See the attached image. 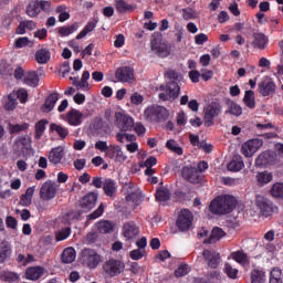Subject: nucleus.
I'll return each instance as SVG.
<instances>
[{
	"label": "nucleus",
	"mask_w": 283,
	"mask_h": 283,
	"mask_svg": "<svg viewBox=\"0 0 283 283\" xmlns=\"http://www.w3.org/2000/svg\"><path fill=\"white\" fill-rule=\"evenodd\" d=\"M266 43H269L266 35L263 33H254V41L252 42L253 48H258V50H264V48H266Z\"/></svg>",
	"instance_id": "obj_36"
},
{
	"label": "nucleus",
	"mask_w": 283,
	"mask_h": 283,
	"mask_svg": "<svg viewBox=\"0 0 283 283\" xmlns=\"http://www.w3.org/2000/svg\"><path fill=\"white\" fill-rule=\"evenodd\" d=\"M156 198L159 202H167L171 198V192L165 187H160L156 191Z\"/></svg>",
	"instance_id": "obj_45"
},
{
	"label": "nucleus",
	"mask_w": 283,
	"mask_h": 283,
	"mask_svg": "<svg viewBox=\"0 0 283 283\" xmlns=\"http://www.w3.org/2000/svg\"><path fill=\"white\" fill-rule=\"evenodd\" d=\"M34 56L39 65H45L46 63H50V60L52 59V53L50 52V49L42 48L35 52Z\"/></svg>",
	"instance_id": "obj_27"
},
{
	"label": "nucleus",
	"mask_w": 283,
	"mask_h": 283,
	"mask_svg": "<svg viewBox=\"0 0 283 283\" xmlns=\"http://www.w3.org/2000/svg\"><path fill=\"white\" fill-rule=\"evenodd\" d=\"M160 101H176L180 95V86L178 83L171 81L165 85L158 87Z\"/></svg>",
	"instance_id": "obj_4"
},
{
	"label": "nucleus",
	"mask_w": 283,
	"mask_h": 283,
	"mask_svg": "<svg viewBox=\"0 0 283 283\" xmlns=\"http://www.w3.org/2000/svg\"><path fill=\"white\" fill-rule=\"evenodd\" d=\"M56 182L52 180L45 181L40 189V198L42 200H52L56 198Z\"/></svg>",
	"instance_id": "obj_12"
},
{
	"label": "nucleus",
	"mask_w": 283,
	"mask_h": 283,
	"mask_svg": "<svg viewBox=\"0 0 283 283\" xmlns=\"http://www.w3.org/2000/svg\"><path fill=\"white\" fill-rule=\"evenodd\" d=\"M12 255V248L9 244H2L0 248V263L6 262Z\"/></svg>",
	"instance_id": "obj_49"
},
{
	"label": "nucleus",
	"mask_w": 283,
	"mask_h": 283,
	"mask_svg": "<svg viewBox=\"0 0 283 283\" xmlns=\"http://www.w3.org/2000/svg\"><path fill=\"white\" fill-rule=\"evenodd\" d=\"M7 74L14 76L17 81H21V78H25V71L21 66H17L14 71H12V66H8Z\"/></svg>",
	"instance_id": "obj_50"
},
{
	"label": "nucleus",
	"mask_w": 283,
	"mask_h": 283,
	"mask_svg": "<svg viewBox=\"0 0 283 283\" xmlns=\"http://www.w3.org/2000/svg\"><path fill=\"white\" fill-rule=\"evenodd\" d=\"M129 258L130 260H143V258H145V250L143 249H136L129 252Z\"/></svg>",
	"instance_id": "obj_59"
},
{
	"label": "nucleus",
	"mask_w": 283,
	"mask_h": 283,
	"mask_svg": "<svg viewBox=\"0 0 283 283\" xmlns=\"http://www.w3.org/2000/svg\"><path fill=\"white\" fill-rule=\"evenodd\" d=\"M256 180H258L259 185H261V187L264 185H269V182H271V180H273V174H271L269 171L258 172Z\"/></svg>",
	"instance_id": "obj_44"
},
{
	"label": "nucleus",
	"mask_w": 283,
	"mask_h": 283,
	"mask_svg": "<svg viewBox=\"0 0 283 283\" xmlns=\"http://www.w3.org/2000/svg\"><path fill=\"white\" fill-rule=\"evenodd\" d=\"M224 235H227V232H224V230H222V228H213L210 234V238L205 240L203 243L205 244H216V242H220V240H222V238H224Z\"/></svg>",
	"instance_id": "obj_29"
},
{
	"label": "nucleus",
	"mask_w": 283,
	"mask_h": 283,
	"mask_svg": "<svg viewBox=\"0 0 283 283\" xmlns=\"http://www.w3.org/2000/svg\"><path fill=\"white\" fill-rule=\"evenodd\" d=\"M56 103H59V93H51L46 97L44 104L41 106V112L44 114H50V112L54 109Z\"/></svg>",
	"instance_id": "obj_26"
},
{
	"label": "nucleus",
	"mask_w": 283,
	"mask_h": 283,
	"mask_svg": "<svg viewBox=\"0 0 283 283\" xmlns=\"http://www.w3.org/2000/svg\"><path fill=\"white\" fill-rule=\"evenodd\" d=\"M255 205L264 218H269L273 213V203L260 195L255 197Z\"/></svg>",
	"instance_id": "obj_16"
},
{
	"label": "nucleus",
	"mask_w": 283,
	"mask_h": 283,
	"mask_svg": "<svg viewBox=\"0 0 283 283\" xmlns=\"http://www.w3.org/2000/svg\"><path fill=\"white\" fill-rule=\"evenodd\" d=\"M96 28V22L91 21L88 22L84 29L76 35V39H85L90 32H94V29Z\"/></svg>",
	"instance_id": "obj_51"
},
{
	"label": "nucleus",
	"mask_w": 283,
	"mask_h": 283,
	"mask_svg": "<svg viewBox=\"0 0 283 283\" xmlns=\"http://www.w3.org/2000/svg\"><path fill=\"white\" fill-rule=\"evenodd\" d=\"M169 116V109L165 106L151 105L144 111V118L149 123H165Z\"/></svg>",
	"instance_id": "obj_2"
},
{
	"label": "nucleus",
	"mask_w": 283,
	"mask_h": 283,
	"mask_svg": "<svg viewBox=\"0 0 283 283\" xmlns=\"http://www.w3.org/2000/svg\"><path fill=\"white\" fill-rule=\"evenodd\" d=\"M14 46L18 49L21 48H32V41L28 36L18 38L14 42Z\"/></svg>",
	"instance_id": "obj_55"
},
{
	"label": "nucleus",
	"mask_w": 283,
	"mask_h": 283,
	"mask_svg": "<svg viewBox=\"0 0 283 283\" xmlns=\"http://www.w3.org/2000/svg\"><path fill=\"white\" fill-rule=\"evenodd\" d=\"M143 101H145V97H143V95H140L138 92L130 95V103L133 105H143Z\"/></svg>",
	"instance_id": "obj_64"
},
{
	"label": "nucleus",
	"mask_w": 283,
	"mask_h": 283,
	"mask_svg": "<svg viewBox=\"0 0 283 283\" xmlns=\"http://www.w3.org/2000/svg\"><path fill=\"white\" fill-rule=\"evenodd\" d=\"M115 125L120 132H132L134 129V118L125 113H115Z\"/></svg>",
	"instance_id": "obj_7"
},
{
	"label": "nucleus",
	"mask_w": 283,
	"mask_h": 283,
	"mask_svg": "<svg viewBox=\"0 0 283 283\" xmlns=\"http://www.w3.org/2000/svg\"><path fill=\"white\" fill-rule=\"evenodd\" d=\"M115 78L120 83H133L134 82V69L129 66H123L116 70Z\"/></svg>",
	"instance_id": "obj_19"
},
{
	"label": "nucleus",
	"mask_w": 283,
	"mask_h": 283,
	"mask_svg": "<svg viewBox=\"0 0 283 283\" xmlns=\"http://www.w3.org/2000/svg\"><path fill=\"white\" fill-rule=\"evenodd\" d=\"M166 147H167V149H169V151H172V154H177V156H182V154H184L182 147H180L178 145V142L175 139H169L166 143Z\"/></svg>",
	"instance_id": "obj_46"
},
{
	"label": "nucleus",
	"mask_w": 283,
	"mask_h": 283,
	"mask_svg": "<svg viewBox=\"0 0 283 283\" xmlns=\"http://www.w3.org/2000/svg\"><path fill=\"white\" fill-rule=\"evenodd\" d=\"M95 229L99 233H112V231H114V222L102 220L95 224Z\"/></svg>",
	"instance_id": "obj_34"
},
{
	"label": "nucleus",
	"mask_w": 283,
	"mask_h": 283,
	"mask_svg": "<svg viewBox=\"0 0 283 283\" xmlns=\"http://www.w3.org/2000/svg\"><path fill=\"white\" fill-rule=\"evenodd\" d=\"M24 85L29 87H36L39 85V74L35 71H29L24 74L23 78Z\"/></svg>",
	"instance_id": "obj_32"
},
{
	"label": "nucleus",
	"mask_w": 283,
	"mask_h": 283,
	"mask_svg": "<svg viewBox=\"0 0 283 283\" xmlns=\"http://www.w3.org/2000/svg\"><path fill=\"white\" fill-rule=\"evenodd\" d=\"M76 260V250L74 248H66L62 253V262L64 264H72Z\"/></svg>",
	"instance_id": "obj_37"
},
{
	"label": "nucleus",
	"mask_w": 283,
	"mask_h": 283,
	"mask_svg": "<svg viewBox=\"0 0 283 283\" xmlns=\"http://www.w3.org/2000/svg\"><path fill=\"white\" fill-rule=\"evenodd\" d=\"M271 193L274 198H283V184H274Z\"/></svg>",
	"instance_id": "obj_58"
},
{
	"label": "nucleus",
	"mask_w": 283,
	"mask_h": 283,
	"mask_svg": "<svg viewBox=\"0 0 283 283\" xmlns=\"http://www.w3.org/2000/svg\"><path fill=\"white\" fill-rule=\"evenodd\" d=\"M81 39L75 38L74 40H70L67 42L69 48L73 49V52H75V54H78V52L83 51V44L80 41Z\"/></svg>",
	"instance_id": "obj_56"
},
{
	"label": "nucleus",
	"mask_w": 283,
	"mask_h": 283,
	"mask_svg": "<svg viewBox=\"0 0 283 283\" xmlns=\"http://www.w3.org/2000/svg\"><path fill=\"white\" fill-rule=\"evenodd\" d=\"M98 200V193L90 192L80 200V207L83 211H92L96 207Z\"/></svg>",
	"instance_id": "obj_20"
},
{
	"label": "nucleus",
	"mask_w": 283,
	"mask_h": 283,
	"mask_svg": "<svg viewBox=\"0 0 283 283\" xmlns=\"http://www.w3.org/2000/svg\"><path fill=\"white\" fill-rule=\"evenodd\" d=\"M90 71H83L81 80L80 81H74L73 85L77 88V90H82V92H90V90L92 88L90 86Z\"/></svg>",
	"instance_id": "obj_28"
},
{
	"label": "nucleus",
	"mask_w": 283,
	"mask_h": 283,
	"mask_svg": "<svg viewBox=\"0 0 283 283\" xmlns=\"http://www.w3.org/2000/svg\"><path fill=\"white\" fill-rule=\"evenodd\" d=\"M232 260L238 262V264H241L242 266H247L249 264V256H247V253L242 251H237L231 254Z\"/></svg>",
	"instance_id": "obj_43"
},
{
	"label": "nucleus",
	"mask_w": 283,
	"mask_h": 283,
	"mask_svg": "<svg viewBox=\"0 0 283 283\" xmlns=\"http://www.w3.org/2000/svg\"><path fill=\"white\" fill-rule=\"evenodd\" d=\"M235 209V197L224 195L217 197L210 202L209 211L214 216H224Z\"/></svg>",
	"instance_id": "obj_1"
},
{
	"label": "nucleus",
	"mask_w": 283,
	"mask_h": 283,
	"mask_svg": "<svg viewBox=\"0 0 283 283\" xmlns=\"http://www.w3.org/2000/svg\"><path fill=\"white\" fill-rule=\"evenodd\" d=\"M181 175L185 180H188V182H200V172L193 167H184L181 170Z\"/></svg>",
	"instance_id": "obj_23"
},
{
	"label": "nucleus",
	"mask_w": 283,
	"mask_h": 283,
	"mask_svg": "<svg viewBox=\"0 0 283 283\" xmlns=\"http://www.w3.org/2000/svg\"><path fill=\"white\" fill-rule=\"evenodd\" d=\"M224 114H230V116H242V106H240L238 103L228 99L227 101V109Z\"/></svg>",
	"instance_id": "obj_31"
},
{
	"label": "nucleus",
	"mask_w": 283,
	"mask_h": 283,
	"mask_svg": "<svg viewBox=\"0 0 283 283\" xmlns=\"http://www.w3.org/2000/svg\"><path fill=\"white\" fill-rule=\"evenodd\" d=\"M45 125H48L46 119H41L35 124V140H41V137L45 134Z\"/></svg>",
	"instance_id": "obj_47"
},
{
	"label": "nucleus",
	"mask_w": 283,
	"mask_h": 283,
	"mask_svg": "<svg viewBox=\"0 0 283 283\" xmlns=\"http://www.w3.org/2000/svg\"><path fill=\"white\" fill-rule=\"evenodd\" d=\"M45 273H48V271L41 265L30 266L27 268L24 272V277L25 280H30L31 282H36L38 280H41V277H43Z\"/></svg>",
	"instance_id": "obj_18"
},
{
	"label": "nucleus",
	"mask_w": 283,
	"mask_h": 283,
	"mask_svg": "<svg viewBox=\"0 0 283 283\" xmlns=\"http://www.w3.org/2000/svg\"><path fill=\"white\" fill-rule=\"evenodd\" d=\"M115 9L117 12L125 14V12H134L136 10V6L127 3L125 0H116Z\"/></svg>",
	"instance_id": "obj_33"
},
{
	"label": "nucleus",
	"mask_w": 283,
	"mask_h": 283,
	"mask_svg": "<svg viewBox=\"0 0 283 283\" xmlns=\"http://www.w3.org/2000/svg\"><path fill=\"white\" fill-rule=\"evenodd\" d=\"M244 169V160L242 156L235 155L232 160L228 164L229 171H242Z\"/></svg>",
	"instance_id": "obj_30"
},
{
	"label": "nucleus",
	"mask_w": 283,
	"mask_h": 283,
	"mask_svg": "<svg viewBox=\"0 0 283 283\" xmlns=\"http://www.w3.org/2000/svg\"><path fill=\"white\" fill-rule=\"evenodd\" d=\"M30 127V124L22 123V124H12L9 123L8 129L11 134H19V132H25Z\"/></svg>",
	"instance_id": "obj_48"
},
{
	"label": "nucleus",
	"mask_w": 283,
	"mask_h": 283,
	"mask_svg": "<svg viewBox=\"0 0 283 283\" xmlns=\"http://www.w3.org/2000/svg\"><path fill=\"white\" fill-rule=\"evenodd\" d=\"M151 51L155 52V54L161 56V59L167 57L168 54L171 52V48L167 45V43L161 42L158 39H154L150 43Z\"/></svg>",
	"instance_id": "obj_17"
},
{
	"label": "nucleus",
	"mask_w": 283,
	"mask_h": 283,
	"mask_svg": "<svg viewBox=\"0 0 283 283\" xmlns=\"http://www.w3.org/2000/svg\"><path fill=\"white\" fill-rule=\"evenodd\" d=\"M50 132H55V134H57V136H60L62 139L67 138V136L70 135V130L63 125L59 124H51Z\"/></svg>",
	"instance_id": "obj_39"
},
{
	"label": "nucleus",
	"mask_w": 283,
	"mask_h": 283,
	"mask_svg": "<svg viewBox=\"0 0 283 283\" xmlns=\"http://www.w3.org/2000/svg\"><path fill=\"white\" fill-rule=\"evenodd\" d=\"M222 113V105L219 102L209 103L203 109V120L207 127L216 124V118Z\"/></svg>",
	"instance_id": "obj_3"
},
{
	"label": "nucleus",
	"mask_w": 283,
	"mask_h": 283,
	"mask_svg": "<svg viewBox=\"0 0 283 283\" xmlns=\"http://www.w3.org/2000/svg\"><path fill=\"white\" fill-rule=\"evenodd\" d=\"M103 189L106 196H109L111 198L113 196H116V191H117L116 181H114V179H105L103 184Z\"/></svg>",
	"instance_id": "obj_35"
},
{
	"label": "nucleus",
	"mask_w": 283,
	"mask_h": 283,
	"mask_svg": "<svg viewBox=\"0 0 283 283\" xmlns=\"http://www.w3.org/2000/svg\"><path fill=\"white\" fill-rule=\"evenodd\" d=\"M243 103L245 107L255 109V93L253 91H245Z\"/></svg>",
	"instance_id": "obj_42"
},
{
	"label": "nucleus",
	"mask_w": 283,
	"mask_h": 283,
	"mask_svg": "<svg viewBox=\"0 0 283 283\" xmlns=\"http://www.w3.org/2000/svg\"><path fill=\"white\" fill-rule=\"evenodd\" d=\"M13 149L20 154H28L32 150V139L28 136L18 137L14 142Z\"/></svg>",
	"instance_id": "obj_15"
},
{
	"label": "nucleus",
	"mask_w": 283,
	"mask_h": 283,
	"mask_svg": "<svg viewBox=\"0 0 283 283\" xmlns=\"http://www.w3.org/2000/svg\"><path fill=\"white\" fill-rule=\"evenodd\" d=\"M15 98H19L20 103H27L28 102V91L25 88H20L17 92H14Z\"/></svg>",
	"instance_id": "obj_63"
},
{
	"label": "nucleus",
	"mask_w": 283,
	"mask_h": 283,
	"mask_svg": "<svg viewBox=\"0 0 283 283\" xmlns=\"http://www.w3.org/2000/svg\"><path fill=\"white\" fill-rule=\"evenodd\" d=\"M270 283H282V270L273 268L270 272Z\"/></svg>",
	"instance_id": "obj_52"
},
{
	"label": "nucleus",
	"mask_w": 283,
	"mask_h": 283,
	"mask_svg": "<svg viewBox=\"0 0 283 283\" xmlns=\"http://www.w3.org/2000/svg\"><path fill=\"white\" fill-rule=\"evenodd\" d=\"M260 147H262V140L250 139L242 145L241 153L243 156H245V158H251V156H253V154H255Z\"/></svg>",
	"instance_id": "obj_14"
},
{
	"label": "nucleus",
	"mask_w": 283,
	"mask_h": 283,
	"mask_svg": "<svg viewBox=\"0 0 283 283\" xmlns=\"http://www.w3.org/2000/svg\"><path fill=\"white\" fill-rule=\"evenodd\" d=\"M193 222V213L191 211L184 209L179 212L176 226L179 231H189Z\"/></svg>",
	"instance_id": "obj_8"
},
{
	"label": "nucleus",
	"mask_w": 283,
	"mask_h": 283,
	"mask_svg": "<svg viewBox=\"0 0 283 283\" xmlns=\"http://www.w3.org/2000/svg\"><path fill=\"white\" fill-rule=\"evenodd\" d=\"M106 158H109L114 163H118L119 165H123L125 160H127V155L123 153V148L118 145H111L108 150L106 151Z\"/></svg>",
	"instance_id": "obj_13"
},
{
	"label": "nucleus",
	"mask_w": 283,
	"mask_h": 283,
	"mask_svg": "<svg viewBox=\"0 0 283 283\" xmlns=\"http://www.w3.org/2000/svg\"><path fill=\"white\" fill-rule=\"evenodd\" d=\"M4 282H19L20 276L15 272H4L3 274Z\"/></svg>",
	"instance_id": "obj_60"
},
{
	"label": "nucleus",
	"mask_w": 283,
	"mask_h": 283,
	"mask_svg": "<svg viewBox=\"0 0 283 283\" xmlns=\"http://www.w3.org/2000/svg\"><path fill=\"white\" fill-rule=\"evenodd\" d=\"M103 271L109 277H116V275H120L125 271V263L120 260L109 259L104 263Z\"/></svg>",
	"instance_id": "obj_6"
},
{
	"label": "nucleus",
	"mask_w": 283,
	"mask_h": 283,
	"mask_svg": "<svg viewBox=\"0 0 283 283\" xmlns=\"http://www.w3.org/2000/svg\"><path fill=\"white\" fill-rule=\"evenodd\" d=\"M273 163H275V153L271 150L261 153L255 159L256 167H269Z\"/></svg>",
	"instance_id": "obj_21"
},
{
	"label": "nucleus",
	"mask_w": 283,
	"mask_h": 283,
	"mask_svg": "<svg viewBox=\"0 0 283 283\" xmlns=\"http://www.w3.org/2000/svg\"><path fill=\"white\" fill-rule=\"evenodd\" d=\"M78 30V23H73L65 27L57 28V34L61 36H70V34H74Z\"/></svg>",
	"instance_id": "obj_38"
},
{
	"label": "nucleus",
	"mask_w": 283,
	"mask_h": 283,
	"mask_svg": "<svg viewBox=\"0 0 283 283\" xmlns=\"http://www.w3.org/2000/svg\"><path fill=\"white\" fill-rule=\"evenodd\" d=\"M103 211H105V207L101 203L94 212L87 216V220H96L97 218H101L103 216Z\"/></svg>",
	"instance_id": "obj_62"
},
{
	"label": "nucleus",
	"mask_w": 283,
	"mask_h": 283,
	"mask_svg": "<svg viewBox=\"0 0 283 283\" xmlns=\"http://www.w3.org/2000/svg\"><path fill=\"white\" fill-rule=\"evenodd\" d=\"M139 233L140 228H138V226H136V223L132 221L124 223L122 228V235L123 238H125L126 242H132L133 240H136Z\"/></svg>",
	"instance_id": "obj_11"
},
{
	"label": "nucleus",
	"mask_w": 283,
	"mask_h": 283,
	"mask_svg": "<svg viewBox=\"0 0 283 283\" xmlns=\"http://www.w3.org/2000/svg\"><path fill=\"white\" fill-rule=\"evenodd\" d=\"M69 235H72V229L70 227L59 230L55 234V239L57 242H62V240H67Z\"/></svg>",
	"instance_id": "obj_54"
},
{
	"label": "nucleus",
	"mask_w": 283,
	"mask_h": 283,
	"mask_svg": "<svg viewBox=\"0 0 283 283\" xmlns=\"http://www.w3.org/2000/svg\"><path fill=\"white\" fill-rule=\"evenodd\" d=\"M25 13L31 19H34V17H39V14H41V9L39 8V1L30 2L25 9Z\"/></svg>",
	"instance_id": "obj_40"
},
{
	"label": "nucleus",
	"mask_w": 283,
	"mask_h": 283,
	"mask_svg": "<svg viewBox=\"0 0 283 283\" xmlns=\"http://www.w3.org/2000/svg\"><path fill=\"white\" fill-rule=\"evenodd\" d=\"M124 191L126 192V201L133 202L135 207H138L140 205V190H138V187L136 185L128 182L124 186Z\"/></svg>",
	"instance_id": "obj_10"
},
{
	"label": "nucleus",
	"mask_w": 283,
	"mask_h": 283,
	"mask_svg": "<svg viewBox=\"0 0 283 283\" xmlns=\"http://www.w3.org/2000/svg\"><path fill=\"white\" fill-rule=\"evenodd\" d=\"M64 156H65V148H63V146H57L50 150L49 161L52 165H59L61 163V160H63Z\"/></svg>",
	"instance_id": "obj_25"
},
{
	"label": "nucleus",
	"mask_w": 283,
	"mask_h": 283,
	"mask_svg": "<svg viewBox=\"0 0 283 283\" xmlns=\"http://www.w3.org/2000/svg\"><path fill=\"white\" fill-rule=\"evenodd\" d=\"M202 255L210 269H218V266L220 265V253L216 251L205 250L202 252Z\"/></svg>",
	"instance_id": "obj_22"
},
{
	"label": "nucleus",
	"mask_w": 283,
	"mask_h": 283,
	"mask_svg": "<svg viewBox=\"0 0 283 283\" xmlns=\"http://www.w3.org/2000/svg\"><path fill=\"white\" fill-rule=\"evenodd\" d=\"M189 273V265L181 264L178 266V269L175 271L176 277H185Z\"/></svg>",
	"instance_id": "obj_61"
},
{
	"label": "nucleus",
	"mask_w": 283,
	"mask_h": 283,
	"mask_svg": "<svg viewBox=\"0 0 283 283\" xmlns=\"http://www.w3.org/2000/svg\"><path fill=\"white\" fill-rule=\"evenodd\" d=\"M224 273L231 280H237L238 279V269L231 266V264H229V263H226V265H224Z\"/></svg>",
	"instance_id": "obj_57"
},
{
	"label": "nucleus",
	"mask_w": 283,
	"mask_h": 283,
	"mask_svg": "<svg viewBox=\"0 0 283 283\" xmlns=\"http://www.w3.org/2000/svg\"><path fill=\"white\" fill-rule=\"evenodd\" d=\"M266 282V273L262 270L254 269L251 273V283Z\"/></svg>",
	"instance_id": "obj_41"
},
{
	"label": "nucleus",
	"mask_w": 283,
	"mask_h": 283,
	"mask_svg": "<svg viewBox=\"0 0 283 283\" xmlns=\"http://www.w3.org/2000/svg\"><path fill=\"white\" fill-rule=\"evenodd\" d=\"M19 103L17 102V93H11L9 94L8 96V101L4 105L6 109H8L9 112H12V109H15L17 108V105Z\"/></svg>",
	"instance_id": "obj_53"
},
{
	"label": "nucleus",
	"mask_w": 283,
	"mask_h": 283,
	"mask_svg": "<svg viewBox=\"0 0 283 283\" xmlns=\"http://www.w3.org/2000/svg\"><path fill=\"white\" fill-rule=\"evenodd\" d=\"M80 262L84 264V266H87L88 269H96L98 264L101 263V255H98V252L96 250L92 249H84L81 252Z\"/></svg>",
	"instance_id": "obj_5"
},
{
	"label": "nucleus",
	"mask_w": 283,
	"mask_h": 283,
	"mask_svg": "<svg viewBox=\"0 0 283 283\" xmlns=\"http://www.w3.org/2000/svg\"><path fill=\"white\" fill-rule=\"evenodd\" d=\"M61 119L67 123V125H71V127H78V125L83 124V113L72 108L67 114L61 115Z\"/></svg>",
	"instance_id": "obj_9"
},
{
	"label": "nucleus",
	"mask_w": 283,
	"mask_h": 283,
	"mask_svg": "<svg viewBox=\"0 0 283 283\" xmlns=\"http://www.w3.org/2000/svg\"><path fill=\"white\" fill-rule=\"evenodd\" d=\"M259 92L262 94V96H272V94H275L274 82L266 77L259 84Z\"/></svg>",
	"instance_id": "obj_24"
}]
</instances>
